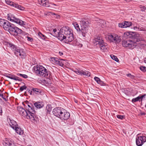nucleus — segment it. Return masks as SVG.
<instances>
[{
    "label": "nucleus",
    "mask_w": 146,
    "mask_h": 146,
    "mask_svg": "<svg viewBox=\"0 0 146 146\" xmlns=\"http://www.w3.org/2000/svg\"><path fill=\"white\" fill-rule=\"evenodd\" d=\"M145 96L146 95L145 94L143 95H140L138 97L136 98H133L132 99L131 101L133 103L136 102L138 101H139V102L141 101L143 99L145 98Z\"/></svg>",
    "instance_id": "nucleus-18"
},
{
    "label": "nucleus",
    "mask_w": 146,
    "mask_h": 146,
    "mask_svg": "<svg viewBox=\"0 0 146 146\" xmlns=\"http://www.w3.org/2000/svg\"><path fill=\"white\" fill-rule=\"evenodd\" d=\"M54 5H55V4H54Z\"/></svg>",
    "instance_id": "nucleus-58"
},
{
    "label": "nucleus",
    "mask_w": 146,
    "mask_h": 146,
    "mask_svg": "<svg viewBox=\"0 0 146 146\" xmlns=\"http://www.w3.org/2000/svg\"><path fill=\"white\" fill-rule=\"evenodd\" d=\"M27 146H32L31 145H28Z\"/></svg>",
    "instance_id": "nucleus-57"
},
{
    "label": "nucleus",
    "mask_w": 146,
    "mask_h": 146,
    "mask_svg": "<svg viewBox=\"0 0 146 146\" xmlns=\"http://www.w3.org/2000/svg\"><path fill=\"white\" fill-rule=\"evenodd\" d=\"M53 31L54 32V36H55L58 37L59 33H60L61 32H57V30L56 29H54L53 30Z\"/></svg>",
    "instance_id": "nucleus-35"
},
{
    "label": "nucleus",
    "mask_w": 146,
    "mask_h": 146,
    "mask_svg": "<svg viewBox=\"0 0 146 146\" xmlns=\"http://www.w3.org/2000/svg\"><path fill=\"white\" fill-rule=\"evenodd\" d=\"M18 110L20 114L24 117H26L27 119H29L31 120V117L27 111L25 110L24 108L21 107H18Z\"/></svg>",
    "instance_id": "nucleus-12"
},
{
    "label": "nucleus",
    "mask_w": 146,
    "mask_h": 146,
    "mask_svg": "<svg viewBox=\"0 0 146 146\" xmlns=\"http://www.w3.org/2000/svg\"><path fill=\"white\" fill-rule=\"evenodd\" d=\"M63 109L60 107L56 108L53 110L52 113L55 116L58 118Z\"/></svg>",
    "instance_id": "nucleus-15"
},
{
    "label": "nucleus",
    "mask_w": 146,
    "mask_h": 146,
    "mask_svg": "<svg viewBox=\"0 0 146 146\" xmlns=\"http://www.w3.org/2000/svg\"><path fill=\"white\" fill-rule=\"evenodd\" d=\"M110 56L111 58L113 60H114L115 61L118 62L119 61V60L118 59L116 56L113 54L110 55Z\"/></svg>",
    "instance_id": "nucleus-34"
},
{
    "label": "nucleus",
    "mask_w": 146,
    "mask_h": 146,
    "mask_svg": "<svg viewBox=\"0 0 146 146\" xmlns=\"http://www.w3.org/2000/svg\"><path fill=\"white\" fill-rule=\"evenodd\" d=\"M5 2L7 4L11 6H12L19 10H23L24 9V8L21 7L20 5H18L16 3L11 1L9 0H5Z\"/></svg>",
    "instance_id": "nucleus-14"
},
{
    "label": "nucleus",
    "mask_w": 146,
    "mask_h": 146,
    "mask_svg": "<svg viewBox=\"0 0 146 146\" xmlns=\"http://www.w3.org/2000/svg\"><path fill=\"white\" fill-rule=\"evenodd\" d=\"M6 45L7 47L11 48V49L14 51V53L15 51L16 52L17 50L18 49V48L16 47L15 45L10 42H7Z\"/></svg>",
    "instance_id": "nucleus-22"
},
{
    "label": "nucleus",
    "mask_w": 146,
    "mask_h": 146,
    "mask_svg": "<svg viewBox=\"0 0 146 146\" xmlns=\"http://www.w3.org/2000/svg\"><path fill=\"white\" fill-rule=\"evenodd\" d=\"M28 114L31 117V120L33 123L35 122L37 119V118L35 115V111L34 110V108L33 106V107L29 108L27 110Z\"/></svg>",
    "instance_id": "nucleus-7"
},
{
    "label": "nucleus",
    "mask_w": 146,
    "mask_h": 146,
    "mask_svg": "<svg viewBox=\"0 0 146 146\" xmlns=\"http://www.w3.org/2000/svg\"><path fill=\"white\" fill-rule=\"evenodd\" d=\"M133 38L135 39V42L129 40H125L123 41L122 45L123 46L127 48L132 49L134 48L137 44L136 42L139 41L142 42V44L146 42V40L141 35L137 33L130 32L129 33Z\"/></svg>",
    "instance_id": "nucleus-1"
},
{
    "label": "nucleus",
    "mask_w": 146,
    "mask_h": 146,
    "mask_svg": "<svg viewBox=\"0 0 146 146\" xmlns=\"http://www.w3.org/2000/svg\"><path fill=\"white\" fill-rule=\"evenodd\" d=\"M27 40L29 41L32 42L33 41V39L32 38L29 37V36L27 37Z\"/></svg>",
    "instance_id": "nucleus-44"
},
{
    "label": "nucleus",
    "mask_w": 146,
    "mask_h": 146,
    "mask_svg": "<svg viewBox=\"0 0 146 146\" xmlns=\"http://www.w3.org/2000/svg\"><path fill=\"white\" fill-rule=\"evenodd\" d=\"M71 44L74 46H77L79 47H81L82 45L80 43L78 40L77 39H74L72 42Z\"/></svg>",
    "instance_id": "nucleus-21"
},
{
    "label": "nucleus",
    "mask_w": 146,
    "mask_h": 146,
    "mask_svg": "<svg viewBox=\"0 0 146 146\" xmlns=\"http://www.w3.org/2000/svg\"><path fill=\"white\" fill-rule=\"evenodd\" d=\"M140 114L141 115H144L145 114V113L144 112H141Z\"/></svg>",
    "instance_id": "nucleus-52"
},
{
    "label": "nucleus",
    "mask_w": 146,
    "mask_h": 146,
    "mask_svg": "<svg viewBox=\"0 0 146 146\" xmlns=\"http://www.w3.org/2000/svg\"><path fill=\"white\" fill-rule=\"evenodd\" d=\"M39 4L43 6L48 7L49 6L47 0H37Z\"/></svg>",
    "instance_id": "nucleus-19"
},
{
    "label": "nucleus",
    "mask_w": 146,
    "mask_h": 146,
    "mask_svg": "<svg viewBox=\"0 0 146 146\" xmlns=\"http://www.w3.org/2000/svg\"><path fill=\"white\" fill-rule=\"evenodd\" d=\"M38 35L43 40H46L47 38L46 36L42 34V33L40 32L38 33Z\"/></svg>",
    "instance_id": "nucleus-30"
},
{
    "label": "nucleus",
    "mask_w": 146,
    "mask_h": 146,
    "mask_svg": "<svg viewBox=\"0 0 146 146\" xmlns=\"http://www.w3.org/2000/svg\"><path fill=\"white\" fill-rule=\"evenodd\" d=\"M33 105V104L30 103H28V104H27V106L29 107V108H30V107H32Z\"/></svg>",
    "instance_id": "nucleus-48"
},
{
    "label": "nucleus",
    "mask_w": 146,
    "mask_h": 146,
    "mask_svg": "<svg viewBox=\"0 0 146 146\" xmlns=\"http://www.w3.org/2000/svg\"><path fill=\"white\" fill-rule=\"evenodd\" d=\"M133 29L135 30H137L138 29V28H137V27H133Z\"/></svg>",
    "instance_id": "nucleus-51"
},
{
    "label": "nucleus",
    "mask_w": 146,
    "mask_h": 146,
    "mask_svg": "<svg viewBox=\"0 0 146 146\" xmlns=\"http://www.w3.org/2000/svg\"><path fill=\"white\" fill-rule=\"evenodd\" d=\"M6 77L10 78L11 79H13L15 80L20 81L21 79L19 77L15 76V75H12L10 74H8L7 75H6Z\"/></svg>",
    "instance_id": "nucleus-24"
},
{
    "label": "nucleus",
    "mask_w": 146,
    "mask_h": 146,
    "mask_svg": "<svg viewBox=\"0 0 146 146\" xmlns=\"http://www.w3.org/2000/svg\"><path fill=\"white\" fill-rule=\"evenodd\" d=\"M17 75L21 77H23L24 78H28V76L26 74H17Z\"/></svg>",
    "instance_id": "nucleus-37"
},
{
    "label": "nucleus",
    "mask_w": 146,
    "mask_h": 146,
    "mask_svg": "<svg viewBox=\"0 0 146 146\" xmlns=\"http://www.w3.org/2000/svg\"><path fill=\"white\" fill-rule=\"evenodd\" d=\"M146 141V135L137 136L136 138V144L138 146H141Z\"/></svg>",
    "instance_id": "nucleus-11"
},
{
    "label": "nucleus",
    "mask_w": 146,
    "mask_h": 146,
    "mask_svg": "<svg viewBox=\"0 0 146 146\" xmlns=\"http://www.w3.org/2000/svg\"><path fill=\"white\" fill-rule=\"evenodd\" d=\"M72 24L74 26L75 29L78 31H81V29H80L79 26V25L77 22H73Z\"/></svg>",
    "instance_id": "nucleus-27"
},
{
    "label": "nucleus",
    "mask_w": 146,
    "mask_h": 146,
    "mask_svg": "<svg viewBox=\"0 0 146 146\" xmlns=\"http://www.w3.org/2000/svg\"><path fill=\"white\" fill-rule=\"evenodd\" d=\"M138 31H146V29H145L144 28H143V27L138 28Z\"/></svg>",
    "instance_id": "nucleus-46"
},
{
    "label": "nucleus",
    "mask_w": 146,
    "mask_h": 146,
    "mask_svg": "<svg viewBox=\"0 0 146 146\" xmlns=\"http://www.w3.org/2000/svg\"><path fill=\"white\" fill-rule=\"evenodd\" d=\"M7 21V20L4 19H0V25L1 26H3V27L5 24L6 23Z\"/></svg>",
    "instance_id": "nucleus-31"
},
{
    "label": "nucleus",
    "mask_w": 146,
    "mask_h": 146,
    "mask_svg": "<svg viewBox=\"0 0 146 146\" xmlns=\"http://www.w3.org/2000/svg\"><path fill=\"white\" fill-rule=\"evenodd\" d=\"M125 24H124V22L122 23H119L118 24L119 27H120L121 28H125L124 26Z\"/></svg>",
    "instance_id": "nucleus-41"
},
{
    "label": "nucleus",
    "mask_w": 146,
    "mask_h": 146,
    "mask_svg": "<svg viewBox=\"0 0 146 146\" xmlns=\"http://www.w3.org/2000/svg\"><path fill=\"white\" fill-rule=\"evenodd\" d=\"M14 141L11 139L6 138L3 144L4 146H16L14 145Z\"/></svg>",
    "instance_id": "nucleus-17"
},
{
    "label": "nucleus",
    "mask_w": 146,
    "mask_h": 146,
    "mask_svg": "<svg viewBox=\"0 0 146 146\" xmlns=\"http://www.w3.org/2000/svg\"><path fill=\"white\" fill-rule=\"evenodd\" d=\"M94 79L97 83H98L99 81L100 80L99 78L96 77H95L94 78Z\"/></svg>",
    "instance_id": "nucleus-43"
},
{
    "label": "nucleus",
    "mask_w": 146,
    "mask_h": 146,
    "mask_svg": "<svg viewBox=\"0 0 146 146\" xmlns=\"http://www.w3.org/2000/svg\"><path fill=\"white\" fill-rule=\"evenodd\" d=\"M58 38L67 44L72 42L74 39L72 30L68 27H62L61 33H58Z\"/></svg>",
    "instance_id": "nucleus-2"
},
{
    "label": "nucleus",
    "mask_w": 146,
    "mask_h": 146,
    "mask_svg": "<svg viewBox=\"0 0 146 146\" xmlns=\"http://www.w3.org/2000/svg\"><path fill=\"white\" fill-rule=\"evenodd\" d=\"M35 106L37 108H42L44 105L40 102H35L34 104Z\"/></svg>",
    "instance_id": "nucleus-26"
},
{
    "label": "nucleus",
    "mask_w": 146,
    "mask_h": 146,
    "mask_svg": "<svg viewBox=\"0 0 146 146\" xmlns=\"http://www.w3.org/2000/svg\"><path fill=\"white\" fill-rule=\"evenodd\" d=\"M58 60V58H52L50 59V60L53 62V63H56L57 61Z\"/></svg>",
    "instance_id": "nucleus-36"
},
{
    "label": "nucleus",
    "mask_w": 146,
    "mask_h": 146,
    "mask_svg": "<svg viewBox=\"0 0 146 146\" xmlns=\"http://www.w3.org/2000/svg\"><path fill=\"white\" fill-rule=\"evenodd\" d=\"M108 38L110 42L115 43L116 44L119 43L121 41L120 37L116 35H109Z\"/></svg>",
    "instance_id": "nucleus-9"
},
{
    "label": "nucleus",
    "mask_w": 146,
    "mask_h": 146,
    "mask_svg": "<svg viewBox=\"0 0 146 146\" xmlns=\"http://www.w3.org/2000/svg\"><path fill=\"white\" fill-rule=\"evenodd\" d=\"M10 121L9 124L11 127L13 129H15L16 127L18 126L17 122L14 120L10 119Z\"/></svg>",
    "instance_id": "nucleus-23"
},
{
    "label": "nucleus",
    "mask_w": 146,
    "mask_h": 146,
    "mask_svg": "<svg viewBox=\"0 0 146 146\" xmlns=\"http://www.w3.org/2000/svg\"><path fill=\"white\" fill-rule=\"evenodd\" d=\"M34 70L36 75L47 78H51L52 76L51 72L42 66L36 65L34 67Z\"/></svg>",
    "instance_id": "nucleus-3"
},
{
    "label": "nucleus",
    "mask_w": 146,
    "mask_h": 146,
    "mask_svg": "<svg viewBox=\"0 0 146 146\" xmlns=\"http://www.w3.org/2000/svg\"><path fill=\"white\" fill-rule=\"evenodd\" d=\"M98 84H99L101 85V86H104V83L103 82L100 80L98 82Z\"/></svg>",
    "instance_id": "nucleus-45"
},
{
    "label": "nucleus",
    "mask_w": 146,
    "mask_h": 146,
    "mask_svg": "<svg viewBox=\"0 0 146 146\" xmlns=\"http://www.w3.org/2000/svg\"><path fill=\"white\" fill-rule=\"evenodd\" d=\"M141 10L142 11H144L146 9L145 7V6H143L141 7Z\"/></svg>",
    "instance_id": "nucleus-49"
},
{
    "label": "nucleus",
    "mask_w": 146,
    "mask_h": 146,
    "mask_svg": "<svg viewBox=\"0 0 146 146\" xmlns=\"http://www.w3.org/2000/svg\"><path fill=\"white\" fill-rule=\"evenodd\" d=\"M117 117L120 119H122L125 118V116L124 115H117Z\"/></svg>",
    "instance_id": "nucleus-38"
},
{
    "label": "nucleus",
    "mask_w": 146,
    "mask_h": 146,
    "mask_svg": "<svg viewBox=\"0 0 146 146\" xmlns=\"http://www.w3.org/2000/svg\"><path fill=\"white\" fill-rule=\"evenodd\" d=\"M124 24H125L124 26L125 28L129 27L132 25V23L131 22L129 21H125L124 22Z\"/></svg>",
    "instance_id": "nucleus-29"
},
{
    "label": "nucleus",
    "mask_w": 146,
    "mask_h": 146,
    "mask_svg": "<svg viewBox=\"0 0 146 146\" xmlns=\"http://www.w3.org/2000/svg\"><path fill=\"white\" fill-rule=\"evenodd\" d=\"M13 25V24L11 23L9 21H7L5 24L3 28L5 30L8 31L11 27V26H12Z\"/></svg>",
    "instance_id": "nucleus-20"
},
{
    "label": "nucleus",
    "mask_w": 146,
    "mask_h": 146,
    "mask_svg": "<svg viewBox=\"0 0 146 146\" xmlns=\"http://www.w3.org/2000/svg\"><path fill=\"white\" fill-rule=\"evenodd\" d=\"M27 87L25 86H23L20 87L19 90L21 91H23L24 90H26Z\"/></svg>",
    "instance_id": "nucleus-39"
},
{
    "label": "nucleus",
    "mask_w": 146,
    "mask_h": 146,
    "mask_svg": "<svg viewBox=\"0 0 146 146\" xmlns=\"http://www.w3.org/2000/svg\"><path fill=\"white\" fill-rule=\"evenodd\" d=\"M144 62L146 63V58H144Z\"/></svg>",
    "instance_id": "nucleus-56"
},
{
    "label": "nucleus",
    "mask_w": 146,
    "mask_h": 146,
    "mask_svg": "<svg viewBox=\"0 0 146 146\" xmlns=\"http://www.w3.org/2000/svg\"><path fill=\"white\" fill-rule=\"evenodd\" d=\"M0 96L4 100H6V99L3 97V94H1L0 93Z\"/></svg>",
    "instance_id": "nucleus-50"
},
{
    "label": "nucleus",
    "mask_w": 146,
    "mask_h": 146,
    "mask_svg": "<svg viewBox=\"0 0 146 146\" xmlns=\"http://www.w3.org/2000/svg\"><path fill=\"white\" fill-rule=\"evenodd\" d=\"M81 26V31L83 36L85 37L86 34L88 32V27L89 24V22L83 19H81L80 21Z\"/></svg>",
    "instance_id": "nucleus-5"
},
{
    "label": "nucleus",
    "mask_w": 146,
    "mask_h": 146,
    "mask_svg": "<svg viewBox=\"0 0 146 146\" xmlns=\"http://www.w3.org/2000/svg\"><path fill=\"white\" fill-rule=\"evenodd\" d=\"M32 89L34 92L38 94H40L42 92L40 90L38 89V88H33Z\"/></svg>",
    "instance_id": "nucleus-28"
},
{
    "label": "nucleus",
    "mask_w": 146,
    "mask_h": 146,
    "mask_svg": "<svg viewBox=\"0 0 146 146\" xmlns=\"http://www.w3.org/2000/svg\"><path fill=\"white\" fill-rule=\"evenodd\" d=\"M8 31L11 35L16 36L18 34H21L22 31L13 24L12 26H11V27Z\"/></svg>",
    "instance_id": "nucleus-8"
},
{
    "label": "nucleus",
    "mask_w": 146,
    "mask_h": 146,
    "mask_svg": "<svg viewBox=\"0 0 146 146\" xmlns=\"http://www.w3.org/2000/svg\"><path fill=\"white\" fill-rule=\"evenodd\" d=\"M7 19L8 20L21 25L24 26L26 24V23L19 19L15 17L14 15L11 13L7 14Z\"/></svg>",
    "instance_id": "nucleus-6"
},
{
    "label": "nucleus",
    "mask_w": 146,
    "mask_h": 146,
    "mask_svg": "<svg viewBox=\"0 0 146 146\" xmlns=\"http://www.w3.org/2000/svg\"><path fill=\"white\" fill-rule=\"evenodd\" d=\"M93 42L94 45H98L100 47L101 50L103 52H104L107 50V44L104 41L102 37L97 36L94 39Z\"/></svg>",
    "instance_id": "nucleus-4"
},
{
    "label": "nucleus",
    "mask_w": 146,
    "mask_h": 146,
    "mask_svg": "<svg viewBox=\"0 0 146 146\" xmlns=\"http://www.w3.org/2000/svg\"><path fill=\"white\" fill-rule=\"evenodd\" d=\"M54 15L56 16V17H59V16L58 15H57L56 14L54 13L53 14Z\"/></svg>",
    "instance_id": "nucleus-54"
},
{
    "label": "nucleus",
    "mask_w": 146,
    "mask_h": 146,
    "mask_svg": "<svg viewBox=\"0 0 146 146\" xmlns=\"http://www.w3.org/2000/svg\"><path fill=\"white\" fill-rule=\"evenodd\" d=\"M52 108L51 106L50 105H47L46 108V110H47L48 113L50 112L52 110Z\"/></svg>",
    "instance_id": "nucleus-33"
},
{
    "label": "nucleus",
    "mask_w": 146,
    "mask_h": 146,
    "mask_svg": "<svg viewBox=\"0 0 146 146\" xmlns=\"http://www.w3.org/2000/svg\"><path fill=\"white\" fill-rule=\"evenodd\" d=\"M59 53L60 54V56H61V55H62L63 54V53L62 52H59Z\"/></svg>",
    "instance_id": "nucleus-55"
},
{
    "label": "nucleus",
    "mask_w": 146,
    "mask_h": 146,
    "mask_svg": "<svg viewBox=\"0 0 146 146\" xmlns=\"http://www.w3.org/2000/svg\"><path fill=\"white\" fill-rule=\"evenodd\" d=\"M2 108H1V106H0V113H2Z\"/></svg>",
    "instance_id": "nucleus-53"
},
{
    "label": "nucleus",
    "mask_w": 146,
    "mask_h": 146,
    "mask_svg": "<svg viewBox=\"0 0 146 146\" xmlns=\"http://www.w3.org/2000/svg\"><path fill=\"white\" fill-rule=\"evenodd\" d=\"M100 22H101V23H102V22H103V23H102V24H103V23H104L103 24V26H103V25H102V28H103L104 27V26H106V23L104 21H100Z\"/></svg>",
    "instance_id": "nucleus-47"
},
{
    "label": "nucleus",
    "mask_w": 146,
    "mask_h": 146,
    "mask_svg": "<svg viewBox=\"0 0 146 146\" xmlns=\"http://www.w3.org/2000/svg\"><path fill=\"white\" fill-rule=\"evenodd\" d=\"M127 76L130 78L131 79H134L135 78V76L133 75H132L131 74L129 73L128 74H126Z\"/></svg>",
    "instance_id": "nucleus-40"
},
{
    "label": "nucleus",
    "mask_w": 146,
    "mask_h": 146,
    "mask_svg": "<svg viewBox=\"0 0 146 146\" xmlns=\"http://www.w3.org/2000/svg\"><path fill=\"white\" fill-rule=\"evenodd\" d=\"M70 115V113L63 109L58 118L62 120H66L69 118Z\"/></svg>",
    "instance_id": "nucleus-10"
},
{
    "label": "nucleus",
    "mask_w": 146,
    "mask_h": 146,
    "mask_svg": "<svg viewBox=\"0 0 146 146\" xmlns=\"http://www.w3.org/2000/svg\"><path fill=\"white\" fill-rule=\"evenodd\" d=\"M140 69L143 72L146 71V67L144 66H141L140 68Z\"/></svg>",
    "instance_id": "nucleus-42"
},
{
    "label": "nucleus",
    "mask_w": 146,
    "mask_h": 146,
    "mask_svg": "<svg viewBox=\"0 0 146 146\" xmlns=\"http://www.w3.org/2000/svg\"><path fill=\"white\" fill-rule=\"evenodd\" d=\"M56 64L61 66H63L64 65V64L62 61V60L59 59L58 58Z\"/></svg>",
    "instance_id": "nucleus-32"
},
{
    "label": "nucleus",
    "mask_w": 146,
    "mask_h": 146,
    "mask_svg": "<svg viewBox=\"0 0 146 146\" xmlns=\"http://www.w3.org/2000/svg\"><path fill=\"white\" fill-rule=\"evenodd\" d=\"M76 73L78 74L82 75H84L85 76H90V73L86 70H76L75 71Z\"/></svg>",
    "instance_id": "nucleus-16"
},
{
    "label": "nucleus",
    "mask_w": 146,
    "mask_h": 146,
    "mask_svg": "<svg viewBox=\"0 0 146 146\" xmlns=\"http://www.w3.org/2000/svg\"><path fill=\"white\" fill-rule=\"evenodd\" d=\"M17 50V51L15 52V54L17 56H18L19 55L21 56L22 58H24L26 57V53L25 52L23 49L18 48Z\"/></svg>",
    "instance_id": "nucleus-13"
},
{
    "label": "nucleus",
    "mask_w": 146,
    "mask_h": 146,
    "mask_svg": "<svg viewBox=\"0 0 146 146\" xmlns=\"http://www.w3.org/2000/svg\"><path fill=\"white\" fill-rule=\"evenodd\" d=\"M14 129L15 130L16 133L19 135H21L23 133V130L18 126L16 127Z\"/></svg>",
    "instance_id": "nucleus-25"
}]
</instances>
